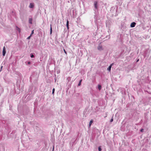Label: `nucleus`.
<instances>
[{
  "instance_id": "nucleus-1",
  "label": "nucleus",
  "mask_w": 151,
  "mask_h": 151,
  "mask_svg": "<svg viewBox=\"0 0 151 151\" xmlns=\"http://www.w3.org/2000/svg\"><path fill=\"white\" fill-rule=\"evenodd\" d=\"M98 49L99 50H102L103 49L102 45H99L98 47Z\"/></svg>"
},
{
  "instance_id": "nucleus-2",
  "label": "nucleus",
  "mask_w": 151,
  "mask_h": 151,
  "mask_svg": "<svg viewBox=\"0 0 151 151\" xmlns=\"http://www.w3.org/2000/svg\"><path fill=\"white\" fill-rule=\"evenodd\" d=\"M6 49L5 47L4 46L3 48V56H4L6 54Z\"/></svg>"
},
{
  "instance_id": "nucleus-3",
  "label": "nucleus",
  "mask_w": 151,
  "mask_h": 151,
  "mask_svg": "<svg viewBox=\"0 0 151 151\" xmlns=\"http://www.w3.org/2000/svg\"><path fill=\"white\" fill-rule=\"evenodd\" d=\"M136 23L134 22H132L130 25V26L132 27H135V25H136Z\"/></svg>"
},
{
  "instance_id": "nucleus-4",
  "label": "nucleus",
  "mask_w": 151,
  "mask_h": 151,
  "mask_svg": "<svg viewBox=\"0 0 151 151\" xmlns=\"http://www.w3.org/2000/svg\"><path fill=\"white\" fill-rule=\"evenodd\" d=\"M113 64L111 65L107 68V70L109 71H110L111 70V68L112 65Z\"/></svg>"
},
{
  "instance_id": "nucleus-5",
  "label": "nucleus",
  "mask_w": 151,
  "mask_h": 151,
  "mask_svg": "<svg viewBox=\"0 0 151 151\" xmlns=\"http://www.w3.org/2000/svg\"><path fill=\"white\" fill-rule=\"evenodd\" d=\"M34 4L32 3H31L30 4L29 6V7L30 8H32L34 7Z\"/></svg>"
},
{
  "instance_id": "nucleus-6",
  "label": "nucleus",
  "mask_w": 151,
  "mask_h": 151,
  "mask_svg": "<svg viewBox=\"0 0 151 151\" xmlns=\"http://www.w3.org/2000/svg\"><path fill=\"white\" fill-rule=\"evenodd\" d=\"M93 119H91V121L89 123V127H90L91 125L92 124V123H93Z\"/></svg>"
},
{
  "instance_id": "nucleus-7",
  "label": "nucleus",
  "mask_w": 151,
  "mask_h": 151,
  "mask_svg": "<svg viewBox=\"0 0 151 151\" xmlns=\"http://www.w3.org/2000/svg\"><path fill=\"white\" fill-rule=\"evenodd\" d=\"M97 2L96 1H95L94 2V4L95 7L96 9L97 8Z\"/></svg>"
},
{
  "instance_id": "nucleus-8",
  "label": "nucleus",
  "mask_w": 151,
  "mask_h": 151,
  "mask_svg": "<svg viewBox=\"0 0 151 151\" xmlns=\"http://www.w3.org/2000/svg\"><path fill=\"white\" fill-rule=\"evenodd\" d=\"M69 21L68 20H67L66 26L67 27V29H69Z\"/></svg>"
},
{
  "instance_id": "nucleus-9",
  "label": "nucleus",
  "mask_w": 151,
  "mask_h": 151,
  "mask_svg": "<svg viewBox=\"0 0 151 151\" xmlns=\"http://www.w3.org/2000/svg\"><path fill=\"white\" fill-rule=\"evenodd\" d=\"M52 32V24L50 25V34H51Z\"/></svg>"
},
{
  "instance_id": "nucleus-10",
  "label": "nucleus",
  "mask_w": 151,
  "mask_h": 151,
  "mask_svg": "<svg viewBox=\"0 0 151 151\" xmlns=\"http://www.w3.org/2000/svg\"><path fill=\"white\" fill-rule=\"evenodd\" d=\"M29 22L31 24H32V18H30L29 19Z\"/></svg>"
},
{
  "instance_id": "nucleus-11",
  "label": "nucleus",
  "mask_w": 151,
  "mask_h": 151,
  "mask_svg": "<svg viewBox=\"0 0 151 151\" xmlns=\"http://www.w3.org/2000/svg\"><path fill=\"white\" fill-rule=\"evenodd\" d=\"M98 88L99 90H100L101 88V86L100 85H98Z\"/></svg>"
},
{
  "instance_id": "nucleus-12",
  "label": "nucleus",
  "mask_w": 151,
  "mask_h": 151,
  "mask_svg": "<svg viewBox=\"0 0 151 151\" xmlns=\"http://www.w3.org/2000/svg\"><path fill=\"white\" fill-rule=\"evenodd\" d=\"M82 81V79H81V80L80 81H79V83H78V86H80V85H81V82Z\"/></svg>"
},
{
  "instance_id": "nucleus-13",
  "label": "nucleus",
  "mask_w": 151,
  "mask_h": 151,
  "mask_svg": "<svg viewBox=\"0 0 151 151\" xmlns=\"http://www.w3.org/2000/svg\"><path fill=\"white\" fill-rule=\"evenodd\" d=\"M30 57L32 58H34V56L33 55V54H30Z\"/></svg>"
},
{
  "instance_id": "nucleus-14",
  "label": "nucleus",
  "mask_w": 151,
  "mask_h": 151,
  "mask_svg": "<svg viewBox=\"0 0 151 151\" xmlns=\"http://www.w3.org/2000/svg\"><path fill=\"white\" fill-rule=\"evenodd\" d=\"M55 91V88H53L52 91V94H54Z\"/></svg>"
},
{
  "instance_id": "nucleus-15",
  "label": "nucleus",
  "mask_w": 151,
  "mask_h": 151,
  "mask_svg": "<svg viewBox=\"0 0 151 151\" xmlns=\"http://www.w3.org/2000/svg\"><path fill=\"white\" fill-rule=\"evenodd\" d=\"M98 150L99 151H101V148L100 147H99Z\"/></svg>"
},
{
  "instance_id": "nucleus-16",
  "label": "nucleus",
  "mask_w": 151,
  "mask_h": 151,
  "mask_svg": "<svg viewBox=\"0 0 151 151\" xmlns=\"http://www.w3.org/2000/svg\"><path fill=\"white\" fill-rule=\"evenodd\" d=\"M17 30L19 31V32H20V28H18L17 27Z\"/></svg>"
},
{
  "instance_id": "nucleus-17",
  "label": "nucleus",
  "mask_w": 151,
  "mask_h": 151,
  "mask_svg": "<svg viewBox=\"0 0 151 151\" xmlns=\"http://www.w3.org/2000/svg\"><path fill=\"white\" fill-rule=\"evenodd\" d=\"M34 33V30H33L32 31V33H31V34L30 35V36H31Z\"/></svg>"
},
{
  "instance_id": "nucleus-18",
  "label": "nucleus",
  "mask_w": 151,
  "mask_h": 151,
  "mask_svg": "<svg viewBox=\"0 0 151 151\" xmlns=\"http://www.w3.org/2000/svg\"><path fill=\"white\" fill-rule=\"evenodd\" d=\"M113 121V119L112 118L110 120V121L111 122H112Z\"/></svg>"
},
{
  "instance_id": "nucleus-19",
  "label": "nucleus",
  "mask_w": 151,
  "mask_h": 151,
  "mask_svg": "<svg viewBox=\"0 0 151 151\" xmlns=\"http://www.w3.org/2000/svg\"><path fill=\"white\" fill-rule=\"evenodd\" d=\"M63 50H64V51L65 52V53L66 54H67V53L66 52V51L65 50V49H64Z\"/></svg>"
},
{
  "instance_id": "nucleus-20",
  "label": "nucleus",
  "mask_w": 151,
  "mask_h": 151,
  "mask_svg": "<svg viewBox=\"0 0 151 151\" xmlns=\"http://www.w3.org/2000/svg\"><path fill=\"white\" fill-rule=\"evenodd\" d=\"M143 129H141V130H140V131L141 132H143Z\"/></svg>"
},
{
  "instance_id": "nucleus-21",
  "label": "nucleus",
  "mask_w": 151,
  "mask_h": 151,
  "mask_svg": "<svg viewBox=\"0 0 151 151\" xmlns=\"http://www.w3.org/2000/svg\"><path fill=\"white\" fill-rule=\"evenodd\" d=\"M31 36H29V37H28L27 38V39H29L30 38V37Z\"/></svg>"
},
{
  "instance_id": "nucleus-22",
  "label": "nucleus",
  "mask_w": 151,
  "mask_h": 151,
  "mask_svg": "<svg viewBox=\"0 0 151 151\" xmlns=\"http://www.w3.org/2000/svg\"><path fill=\"white\" fill-rule=\"evenodd\" d=\"M28 63L29 64L30 63V62H28Z\"/></svg>"
},
{
  "instance_id": "nucleus-23",
  "label": "nucleus",
  "mask_w": 151,
  "mask_h": 151,
  "mask_svg": "<svg viewBox=\"0 0 151 151\" xmlns=\"http://www.w3.org/2000/svg\"><path fill=\"white\" fill-rule=\"evenodd\" d=\"M2 67H3L2 66H1V69L2 68Z\"/></svg>"
},
{
  "instance_id": "nucleus-24",
  "label": "nucleus",
  "mask_w": 151,
  "mask_h": 151,
  "mask_svg": "<svg viewBox=\"0 0 151 151\" xmlns=\"http://www.w3.org/2000/svg\"><path fill=\"white\" fill-rule=\"evenodd\" d=\"M139 61V60H137V62H138Z\"/></svg>"
},
{
  "instance_id": "nucleus-25",
  "label": "nucleus",
  "mask_w": 151,
  "mask_h": 151,
  "mask_svg": "<svg viewBox=\"0 0 151 151\" xmlns=\"http://www.w3.org/2000/svg\"><path fill=\"white\" fill-rule=\"evenodd\" d=\"M106 117V116H105L104 117L105 118Z\"/></svg>"
},
{
  "instance_id": "nucleus-26",
  "label": "nucleus",
  "mask_w": 151,
  "mask_h": 151,
  "mask_svg": "<svg viewBox=\"0 0 151 151\" xmlns=\"http://www.w3.org/2000/svg\"><path fill=\"white\" fill-rule=\"evenodd\" d=\"M1 71V70H0V72Z\"/></svg>"
}]
</instances>
